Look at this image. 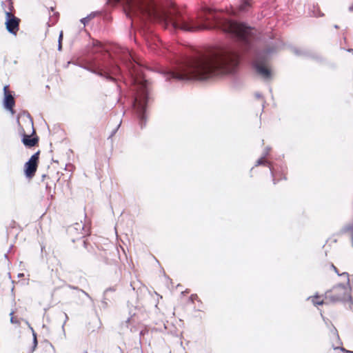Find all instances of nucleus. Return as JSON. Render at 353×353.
Here are the masks:
<instances>
[{"instance_id": "obj_1", "label": "nucleus", "mask_w": 353, "mask_h": 353, "mask_svg": "<svg viewBox=\"0 0 353 353\" xmlns=\"http://www.w3.org/2000/svg\"><path fill=\"white\" fill-rule=\"evenodd\" d=\"M109 3H121L125 12L130 17L142 16L152 21L170 23L174 28L185 31L210 28L212 26L205 22L211 20L221 23L218 13L208 8L201 10L196 19H194L181 16L174 8H168L157 5L154 0H109Z\"/></svg>"}, {"instance_id": "obj_2", "label": "nucleus", "mask_w": 353, "mask_h": 353, "mask_svg": "<svg viewBox=\"0 0 353 353\" xmlns=\"http://www.w3.org/2000/svg\"><path fill=\"white\" fill-rule=\"evenodd\" d=\"M239 57L232 47L216 49L208 54L190 60L168 73L169 79L181 81L205 80L213 76L234 72Z\"/></svg>"}, {"instance_id": "obj_3", "label": "nucleus", "mask_w": 353, "mask_h": 353, "mask_svg": "<svg viewBox=\"0 0 353 353\" xmlns=\"http://www.w3.org/2000/svg\"><path fill=\"white\" fill-rule=\"evenodd\" d=\"M332 270L342 278L345 283L334 286L331 290H327L325 294V301L330 303H349V308L353 311V301L351 296V287L350 285V276L347 272L339 273L336 266H332Z\"/></svg>"}, {"instance_id": "obj_4", "label": "nucleus", "mask_w": 353, "mask_h": 353, "mask_svg": "<svg viewBox=\"0 0 353 353\" xmlns=\"http://www.w3.org/2000/svg\"><path fill=\"white\" fill-rule=\"evenodd\" d=\"M223 30L232 34L240 40L246 41L251 35L252 30L243 23L225 19L222 23Z\"/></svg>"}, {"instance_id": "obj_5", "label": "nucleus", "mask_w": 353, "mask_h": 353, "mask_svg": "<svg viewBox=\"0 0 353 353\" xmlns=\"http://www.w3.org/2000/svg\"><path fill=\"white\" fill-rule=\"evenodd\" d=\"M147 82L145 81H140L137 83V95L135 97L134 107L136 109L139 116L142 119V115L145 111V104L147 101Z\"/></svg>"}, {"instance_id": "obj_6", "label": "nucleus", "mask_w": 353, "mask_h": 353, "mask_svg": "<svg viewBox=\"0 0 353 353\" xmlns=\"http://www.w3.org/2000/svg\"><path fill=\"white\" fill-rule=\"evenodd\" d=\"M23 122L28 128L26 130H23V145L30 148L33 147L38 143L39 139L35 135L33 122L28 113L26 114V118L23 119Z\"/></svg>"}, {"instance_id": "obj_7", "label": "nucleus", "mask_w": 353, "mask_h": 353, "mask_svg": "<svg viewBox=\"0 0 353 353\" xmlns=\"http://www.w3.org/2000/svg\"><path fill=\"white\" fill-rule=\"evenodd\" d=\"M3 97L1 102V105L3 110L9 112L12 116L16 114L14 109L15 106V99L14 92L10 90L9 85H6L3 88Z\"/></svg>"}, {"instance_id": "obj_8", "label": "nucleus", "mask_w": 353, "mask_h": 353, "mask_svg": "<svg viewBox=\"0 0 353 353\" xmlns=\"http://www.w3.org/2000/svg\"><path fill=\"white\" fill-rule=\"evenodd\" d=\"M39 154V151L34 153L24 165V173L29 179L35 175L38 168Z\"/></svg>"}, {"instance_id": "obj_9", "label": "nucleus", "mask_w": 353, "mask_h": 353, "mask_svg": "<svg viewBox=\"0 0 353 353\" xmlns=\"http://www.w3.org/2000/svg\"><path fill=\"white\" fill-rule=\"evenodd\" d=\"M19 23L20 19L10 13V10H6L5 25L7 31L16 36L19 29Z\"/></svg>"}, {"instance_id": "obj_10", "label": "nucleus", "mask_w": 353, "mask_h": 353, "mask_svg": "<svg viewBox=\"0 0 353 353\" xmlns=\"http://www.w3.org/2000/svg\"><path fill=\"white\" fill-rule=\"evenodd\" d=\"M254 67L257 72L263 78L268 79L271 76V72L268 66L266 61L258 57L254 61Z\"/></svg>"}, {"instance_id": "obj_11", "label": "nucleus", "mask_w": 353, "mask_h": 353, "mask_svg": "<svg viewBox=\"0 0 353 353\" xmlns=\"http://www.w3.org/2000/svg\"><path fill=\"white\" fill-rule=\"evenodd\" d=\"M28 326V328L30 331V332L32 333V346L30 347V348L28 350V353H32L35 348L37 347V334L36 332L34 331L33 328L32 327H30V324L27 322L26 323Z\"/></svg>"}, {"instance_id": "obj_12", "label": "nucleus", "mask_w": 353, "mask_h": 353, "mask_svg": "<svg viewBox=\"0 0 353 353\" xmlns=\"http://www.w3.org/2000/svg\"><path fill=\"white\" fill-rule=\"evenodd\" d=\"M252 0H239L238 10L241 12L247 11L252 6Z\"/></svg>"}, {"instance_id": "obj_13", "label": "nucleus", "mask_w": 353, "mask_h": 353, "mask_svg": "<svg viewBox=\"0 0 353 353\" xmlns=\"http://www.w3.org/2000/svg\"><path fill=\"white\" fill-rule=\"evenodd\" d=\"M1 8L6 14V10H10V13L13 9L12 2L11 0L2 1L1 3Z\"/></svg>"}, {"instance_id": "obj_14", "label": "nucleus", "mask_w": 353, "mask_h": 353, "mask_svg": "<svg viewBox=\"0 0 353 353\" xmlns=\"http://www.w3.org/2000/svg\"><path fill=\"white\" fill-rule=\"evenodd\" d=\"M308 300H310L314 305H320L323 304L324 301L319 296H310L307 298Z\"/></svg>"}, {"instance_id": "obj_15", "label": "nucleus", "mask_w": 353, "mask_h": 353, "mask_svg": "<svg viewBox=\"0 0 353 353\" xmlns=\"http://www.w3.org/2000/svg\"><path fill=\"white\" fill-rule=\"evenodd\" d=\"M20 118H21V113H19L16 117V123L18 125V134H19V136L21 137V141H22V128H21V123H20Z\"/></svg>"}, {"instance_id": "obj_16", "label": "nucleus", "mask_w": 353, "mask_h": 353, "mask_svg": "<svg viewBox=\"0 0 353 353\" xmlns=\"http://www.w3.org/2000/svg\"><path fill=\"white\" fill-rule=\"evenodd\" d=\"M69 288H72V289H74L75 290H77L78 292H80L81 293H83V294H85L88 298H89L90 299H92V298L90 297V296L86 292H85L84 290H80L77 287H74V286H71V285H69Z\"/></svg>"}, {"instance_id": "obj_17", "label": "nucleus", "mask_w": 353, "mask_h": 353, "mask_svg": "<svg viewBox=\"0 0 353 353\" xmlns=\"http://www.w3.org/2000/svg\"><path fill=\"white\" fill-rule=\"evenodd\" d=\"M195 300H199V297L197 296V294H192L190 297H189V301L193 303Z\"/></svg>"}, {"instance_id": "obj_18", "label": "nucleus", "mask_w": 353, "mask_h": 353, "mask_svg": "<svg viewBox=\"0 0 353 353\" xmlns=\"http://www.w3.org/2000/svg\"><path fill=\"white\" fill-rule=\"evenodd\" d=\"M63 39V32H60L59 37V50H61V41Z\"/></svg>"}, {"instance_id": "obj_19", "label": "nucleus", "mask_w": 353, "mask_h": 353, "mask_svg": "<svg viewBox=\"0 0 353 353\" xmlns=\"http://www.w3.org/2000/svg\"><path fill=\"white\" fill-rule=\"evenodd\" d=\"M89 19H90L89 17H88L83 18L81 20V23H83L85 25L86 23L88 22Z\"/></svg>"}, {"instance_id": "obj_20", "label": "nucleus", "mask_w": 353, "mask_h": 353, "mask_svg": "<svg viewBox=\"0 0 353 353\" xmlns=\"http://www.w3.org/2000/svg\"><path fill=\"white\" fill-rule=\"evenodd\" d=\"M114 290L112 288H108L105 290L104 294H105L109 291H114Z\"/></svg>"}, {"instance_id": "obj_21", "label": "nucleus", "mask_w": 353, "mask_h": 353, "mask_svg": "<svg viewBox=\"0 0 353 353\" xmlns=\"http://www.w3.org/2000/svg\"><path fill=\"white\" fill-rule=\"evenodd\" d=\"M11 322H12V323H19V322L18 321H15V320H14V317H13V316H12V317H11Z\"/></svg>"}, {"instance_id": "obj_22", "label": "nucleus", "mask_w": 353, "mask_h": 353, "mask_svg": "<svg viewBox=\"0 0 353 353\" xmlns=\"http://www.w3.org/2000/svg\"><path fill=\"white\" fill-rule=\"evenodd\" d=\"M228 12L230 14H236V10H234V9H232L231 10H228Z\"/></svg>"}, {"instance_id": "obj_23", "label": "nucleus", "mask_w": 353, "mask_h": 353, "mask_svg": "<svg viewBox=\"0 0 353 353\" xmlns=\"http://www.w3.org/2000/svg\"><path fill=\"white\" fill-rule=\"evenodd\" d=\"M263 162V159H260L258 160L257 161V165H260V164H262Z\"/></svg>"}, {"instance_id": "obj_24", "label": "nucleus", "mask_w": 353, "mask_h": 353, "mask_svg": "<svg viewBox=\"0 0 353 353\" xmlns=\"http://www.w3.org/2000/svg\"><path fill=\"white\" fill-rule=\"evenodd\" d=\"M342 351H345L346 352V353H353V352L352 351H347V350H345L343 347H341L340 348Z\"/></svg>"}, {"instance_id": "obj_25", "label": "nucleus", "mask_w": 353, "mask_h": 353, "mask_svg": "<svg viewBox=\"0 0 353 353\" xmlns=\"http://www.w3.org/2000/svg\"><path fill=\"white\" fill-rule=\"evenodd\" d=\"M188 292H189L188 290H185V291L181 292V294L184 295L185 293H188Z\"/></svg>"}, {"instance_id": "obj_26", "label": "nucleus", "mask_w": 353, "mask_h": 353, "mask_svg": "<svg viewBox=\"0 0 353 353\" xmlns=\"http://www.w3.org/2000/svg\"><path fill=\"white\" fill-rule=\"evenodd\" d=\"M4 257H5L6 259H7V258H8V254H4Z\"/></svg>"}, {"instance_id": "obj_27", "label": "nucleus", "mask_w": 353, "mask_h": 353, "mask_svg": "<svg viewBox=\"0 0 353 353\" xmlns=\"http://www.w3.org/2000/svg\"><path fill=\"white\" fill-rule=\"evenodd\" d=\"M350 10H353V6L350 7Z\"/></svg>"}, {"instance_id": "obj_28", "label": "nucleus", "mask_w": 353, "mask_h": 353, "mask_svg": "<svg viewBox=\"0 0 353 353\" xmlns=\"http://www.w3.org/2000/svg\"><path fill=\"white\" fill-rule=\"evenodd\" d=\"M65 319L67 320L68 319V316L66 314H65Z\"/></svg>"}]
</instances>
